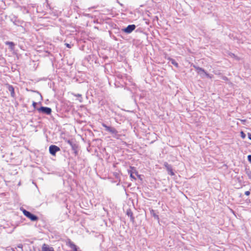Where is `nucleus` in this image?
<instances>
[{
	"label": "nucleus",
	"instance_id": "obj_4",
	"mask_svg": "<svg viewBox=\"0 0 251 251\" xmlns=\"http://www.w3.org/2000/svg\"><path fill=\"white\" fill-rule=\"evenodd\" d=\"M38 110L39 112H41L47 114H50L51 112V109L50 108L46 107H41Z\"/></svg>",
	"mask_w": 251,
	"mask_h": 251
},
{
	"label": "nucleus",
	"instance_id": "obj_14",
	"mask_svg": "<svg viewBox=\"0 0 251 251\" xmlns=\"http://www.w3.org/2000/svg\"><path fill=\"white\" fill-rule=\"evenodd\" d=\"M151 214L152 215V216L156 218L157 220H159V217L158 215H156L154 213V211L153 210H151Z\"/></svg>",
	"mask_w": 251,
	"mask_h": 251
},
{
	"label": "nucleus",
	"instance_id": "obj_22",
	"mask_svg": "<svg viewBox=\"0 0 251 251\" xmlns=\"http://www.w3.org/2000/svg\"><path fill=\"white\" fill-rule=\"evenodd\" d=\"M66 46H67L68 48H70V45H69V44H66Z\"/></svg>",
	"mask_w": 251,
	"mask_h": 251
},
{
	"label": "nucleus",
	"instance_id": "obj_15",
	"mask_svg": "<svg viewBox=\"0 0 251 251\" xmlns=\"http://www.w3.org/2000/svg\"><path fill=\"white\" fill-rule=\"evenodd\" d=\"M241 136L243 139H244L246 137V134L244 133L243 131H241L240 132Z\"/></svg>",
	"mask_w": 251,
	"mask_h": 251
},
{
	"label": "nucleus",
	"instance_id": "obj_7",
	"mask_svg": "<svg viewBox=\"0 0 251 251\" xmlns=\"http://www.w3.org/2000/svg\"><path fill=\"white\" fill-rule=\"evenodd\" d=\"M42 251H54V250L52 247H50L46 244H44L42 246Z\"/></svg>",
	"mask_w": 251,
	"mask_h": 251
},
{
	"label": "nucleus",
	"instance_id": "obj_18",
	"mask_svg": "<svg viewBox=\"0 0 251 251\" xmlns=\"http://www.w3.org/2000/svg\"><path fill=\"white\" fill-rule=\"evenodd\" d=\"M36 104H37V103H36V102H33V103H32V105H33V106L34 108H35Z\"/></svg>",
	"mask_w": 251,
	"mask_h": 251
},
{
	"label": "nucleus",
	"instance_id": "obj_12",
	"mask_svg": "<svg viewBox=\"0 0 251 251\" xmlns=\"http://www.w3.org/2000/svg\"><path fill=\"white\" fill-rule=\"evenodd\" d=\"M228 55L231 58H235L236 60H239V58L232 53H229Z\"/></svg>",
	"mask_w": 251,
	"mask_h": 251
},
{
	"label": "nucleus",
	"instance_id": "obj_13",
	"mask_svg": "<svg viewBox=\"0 0 251 251\" xmlns=\"http://www.w3.org/2000/svg\"><path fill=\"white\" fill-rule=\"evenodd\" d=\"M170 61L172 64H173L174 66H175L176 67H178V64L176 62V61L173 59H170Z\"/></svg>",
	"mask_w": 251,
	"mask_h": 251
},
{
	"label": "nucleus",
	"instance_id": "obj_8",
	"mask_svg": "<svg viewBox=\"0 0 251 251\" xmlns=\"http://www.w3.org/2000/svg\"><path fill=\"white\" fill-rule=\"evenodd\" d=\"M5 44L9 46L11 50H14L15 44L13 42L7 41L5 42Z\"/></svg>",
	"mask_w": 251,
	"mask_h": 251
},
{
	"label": "nucleus",
	"instance_id": "obj_17",
	"mask_svg": "<svg viewBox=\"0 0 251 251\" xmlns=\"http://www.w3.org/2000/svg\"><path fill=\"white\" fill-rule=\"evenodd\" d=\"M248 160L251 162V155H249L248 156Z\"/></svg>",
	"mask_w": 251,
	"mask_h": 251
},
{
	"label": "nucleus",
	"instance_id": "obj_5",
	"mask_svg": "<svg viewBox=\"0 0 251 251\" xmlns=\"http://www.w3.org/2000/svg\"><path fill=\"white\" fill-rule=\"evenodd\" d=\"M135 28V25H129L126 28L123 29V31L126 33H130Z\"/></svg>",
	"mask_w": 251,
	"mask_h": 251
},
{
	"label": "nucleus",
	"instance_id": "obj_21",
	"mask_svg": "<svg viewBox=\"0 0 251 251\" xmlns=\"http://www.w3.org/2000/svg\"><path fill=\"white\" fill-rule=\"evenodd\" d=\"M67 142H68V144H69L70 145H71V144H72L71 142L70 141H69V140L67 141Z\"/></svg>",
	"mask_w": 251,
	"mask_h": 251
},
{
	"label": "nucleus",
	"instance_id": "obj_10",
	"mask_svg": "<svg viewBox=\"0 0 251 251\" xmlns=\"http://www.w3.org/2000/svg\"><path fill=\"white\" fill-rule=\"evenodd\" d=\"M7 88L11 93V96L12 97H14L15 95L14 88L12 86L8 85Z\"/></svg>",
	"mask_w": 251,
	"mask_h": 251
},
{
	"label": "nucleus",
	"instance_id": "obj_11",
	"mask_svg": "<svg viewBox=\"0 0 251 251\" xmlns=\"http://www.w3.org/2000/svg\"><path fill=\"white\" fill-rule=\"evenodd\" d=\"M166 168H167V170L169 175H170L171 176L175 175V174L173 172L172 169L171 168V167L170 166L167 165Z\"/></svg>",
	"mask_w": 251,
	"mask_h": 251
},
{
	"label": "nucleus",
	"instance_id": "obj_19",
	"mask_svg": "<svg viewBox=\"0 0 251 251\" xmlns=\"http://www.w3.org/2000/svg\"><path fill=\"white\" fill-rule=\"evenodd\" d=\"M248 137H249V139H250L251 140V133L248 134Z\"/></svg>",
	"mask_w": 251,
	"mask_h": 251
},
{
	"label": "nucleus",
	"instance_id": "obj_20",
	"mask_svg": "<svg viewBox=\"0 0 251 251\" xmlns=\"http://www.w3.org/2000/svg\"><path fill=\"white\" fill-rule=\"evenodd\" d=\"M18 248H21V249H22V247H23V246H22V244H20V245H19L18 246Z\"/></svg>",
	"mask_w": 251,
	"mask_h": 251
},
{
	"label": "nucleus",
	"instance_id": "obj_1",
	"mask_svg": "<svg viewBox=\"0 0 251 251\" xmlns=\"http://www.w3.org/2000/svg\"><path fill=\"white\" fill-rule=\"evenodd\" d=\"M196 69L197 73L202 77H204V76L211 78V76L207 73H206L203 69L201 68L200 67L194 66Z\"/></svg>",
	"mask_w": 251,
	"mask_h": 251
},
{
	"label": "nucleus",
	"instance_id": "obj_2",
	"mask_svg": "<svg viewBox=\"0 0 251 251\" xmlns=\"http://www.w3.org/2000/svg\"><path fill=\"white\" fill-rule=\"evenodd\" d=\"M22 211L24 215L29 218L30 220L34 221L37 219V217L36 216L32 214L31 213L25 210V209H22Z\"/></svg>",
	"mask_w": 251,
	"mask_h": 251
},
{
	"label": "nucleus",
	"instance_id": "obj_9",
	"mask_svg": "<svg viewBox=\"0 0 251 251\" xmlns=\"http://www.w3.org/2000/svg\"><path fill=\"white\" fill-rule=\"evenodd\" d=\"M102 126L105 128V129L107 131H109V132H112V133L116 132V130H115V129L114 128H111V127H110L109 126H106L104 124H103Z\"/></svg>",
	"mask_w": 251,
	"mask_h": 251
},
{
	"label": "nucleus",
	"instance_id": "obj_23",
	"mask_svg": "<svg viewBox=\"0 0 251 251\" xmlns=\"http://www.w3.org/2000/svg\"><path fill=\"white\" fill-rule=\"evenodd\" d=\"M13 251H15L13 250Z\"/></svg>",
	"mask_w": 251,
	"mask_h": 251
},
{
	"label": "nucleus",
	"instance_id": "obj_16",
	"mask_svg": "<svg viewBox=\"0 0 251 251\" xmlns=\"http://www.w3.org/2000/svg\"><path fill=\"white\" fill-rule=\"evenodd\" d=\"M245 194L246 195V196H249L250 195V192L249 191H246L245 193Z\"/></svg>",
	"mask_w": 251,
	"mask_h": 251
},
{
	"label": "nucleus",
	"instance_id": "obj_6",
	"mask_svg": "<svg viewBox=\"0 0 251 251\" xmlns=\"http://www.w3.org/2000/svg\"><path fill=\"white\" fill-rule=\"evenodd\" d=\"M129 173H130V177L132 178L135 179L134 174H135L138 178H140V176L138 174L137 172L133 168H132V170L129 171Z\"/></svg>",
	"mask_w": 251,
	"mask_h": 251
},
{
	"label": "nucleus",
	"instance_id": "obj_3",
	"mask_svg": "<svg viewBox=\"0 0 251 251\" xmlns=\"http://www.w3.org/2000/svg\"><path fill=\"white\" fill-rule=\"evenodd\" d=\"M59 151V148L55 145H51L49 148L50 153L53 155H55L56 152Z\"/></svg>",
	"mask_w": 251,
	"mask_h": 251
}]
</instances>
